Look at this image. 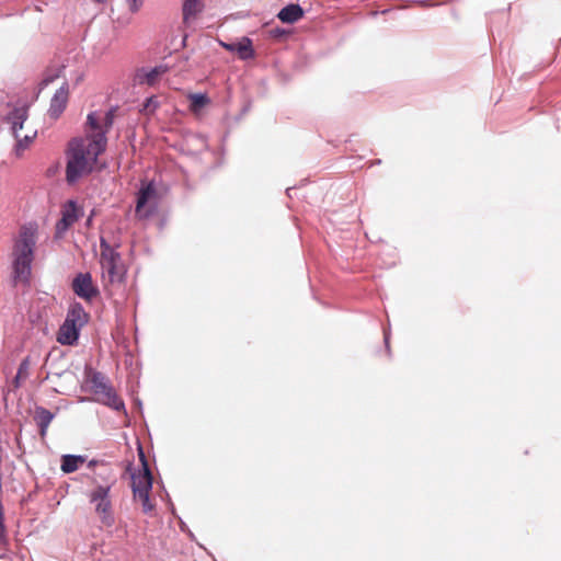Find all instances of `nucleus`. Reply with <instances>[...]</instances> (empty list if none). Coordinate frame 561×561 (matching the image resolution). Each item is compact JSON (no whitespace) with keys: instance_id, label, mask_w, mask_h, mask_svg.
Here are the masks:
<instances>
[{"instance_id":"f257e3e1","label":"nucleus","mask_w":561,"mask_h":561,"mask_svg":"<svg viewBox=\"0 0 561 561\" xmlns=\"http://www.w3.org/2000/svg\"><path fill=\"white\" fill-rule=\"evenodd\" d=\"M88 134L71 141L68 151L67 180L77 181L98 165V157L106 146L105 133L112 125L111 113H92L88 116Z\"/></svg>"},{"instance_id":"f03ea898","label":"nucleus","mask_w":561,"mask_h":561,"mask_svg":"<svg viewBox=\"0 0 561 561\" xmlns=\"http://www.w3.org/2000/svg\"><path fill=\"white\" fill-rule=\"evenodd\" d=\"M12 134L15 138L14 153L21 157L30 147L31 142L36 138V128L27 121V110L18 107L12 111L9 116Z\"/></svg>"},{"instance_id":"7ed1b4c3","label":"nucleus","mask_w":561,"mask_h":561,"mask_svg":"<svg viewBox=\"0 0 561 561\" xmlns=\"http://www.w3.org/2000/svg\"><path fill=\"white\" fill-rule=\"evenodd\" d=\"M139 457L141 465L131 473V488L135 500L141 503L145 513H149L153 510V503L150 500L152 476L141 450Z\"/></svg>"},{"instance_id":"20e7f679","label":"nucleus","mask_w":561,"mask_h":561,"mask_svg":"<svg viewBox=\"0 0 561 561\" xmlns=\"http://www.w3.org/2000/svg\"><path fill=\"white\" fill-rule=\"evenodd\" d=\"M35 238L33 232L21 233L13 249V268L19 279L25 280L31 271Z\"/></svg>"},{"instance_id":"39448f33","label":"nucleus","mask_w":561,"mask_h":561,"mask_svg":"<svg viewBox=\"0 0 561 561\" xmlns=\"http://www.w3.org/2000/svg\"><path fill=\"white\" fill-rule=\"evenodd\" d=\"M100 263L103 276L107 277L111 283H118L123 279L125 275L124 264L117 253L103 241L101 243Z\"/></svg>"},{"instance_id":"423d86ee","label":"nucleus","mask_w":561,"mask_h":561,"mask_svg":"<svg viewBox=\"0 0 561 561\" xmlns=\"http://www.w3.org/2000/svg\"><path fill=\"white\" fill-rule=\"evenodd\" d=\"M110 486L99 485L90 494V501L94 505L101 523L107 527L114 524L112 504L108 496Z\"/></svg>"},{"instance_id":"0eeeda50","label":"nucleus","mask_w":561,"mask_h":561,"mask_svg":"<svg viewBox=\"0 0 561 561\" xmlns=\"http://www.w3.org/2000/svg\"><path fill=\"white\" fill-rule=\"evenodd\" d=\"M90 388L98 396V400L110 405L115 410L124 407L123 402L116 397L111 387L107 386L105 377L101 374H92L90 377Z\"/></svg>"},{"instance_id":"6e6552de","label":"nucleus","mask_w":561,"mask_h":561,"mask_svg":"<svg viewBox=\"0 0 561 561\" xmlns=\"http://www.w3.org/2000/svg\"><path fill=\"white\" fill-rule=\"evenodd\" d=\"M157 204V193L152 183L144 185L138 194L136 214L140 218L149 216Z\"/></svg>"},{"instance_id":"1a4fd4ad","label":"nucleus","mask_w":561,"mask_h":561,"mask_svg":"<svg viewBox=\"0 0 561 561\" xmlns=\"http://www.w3.org/2000/svg\"><path fill=\"white\" fill-rule=\"evenodd\" d=\"M205 8L204 0H183L182 2V22L185 27L192 26L203 13Z\"/></svg>"},{"instance_id":"9d476101","label":"nucleus","mask_w":561,"mask_h":561,"mask_svg":"<svg viewBox=\"0 0 561 561\" xmlns=\"http://www.w3.org/2000/svg\"><path fill=\"white\" fill-rule=\"evenodd\" d=\"M72 287L79 297L88 300L94 297L98 293L96 287L93 285L91 275L88 273L79 274L73 279Z\"/></svg>"},{"instance_id":"9b49d317","label":"nucleus","mask_w":561,"mask_h":561,"mask_svg":"<svg viewBox=\"0 0 561 561\" xmlns=\"http://www.w3.org/2000/svg\"><path fill=\"white\" fill-rule=\"evenodd\" d=\"M219 44L227 50L236 53L240 59L247 60L254 57V49L252 41L248 37H242L234 43L219 42Z\"/></svg>"},{"instance_id":"f8f14e48","label":"nucleus","mask_w":561,"mask_h":561,"mask_svg":"<svg viewBox=\"0 0 561 561\" xmlns=\"http://www.w3.org/2000/svg\"><path fill=\"white\" fill-rule=\"evenodd\" d=\"M81 209L73 202L65 205L62 210V218L57 224V234L60 236L66 229L71 226L81 216Z\"/></svg>"},{"instance_id":"ddd939ff","label":"nucleus","mask_w":561,"mask_h":561,"mask_svg":"<svg viewBox=\"0 0 561 561\" xmlns=\"http://www.w3.org/2000/svg\"><path fill=\"white\" fill-rule=\"evenodd\" d=\"M68 88L65 83L55 92L48 110L50 117L58 118L65 111L68 102Z\"/></svg>"},{"instance_id":"4468645a","label":"nucleus","mask_w":561,"mask_h":561,"mask_svg":"<svg viewBox=\"0 0 561 561\" xmlns=\"http://www.w3.org/2000/svg\"><path fill=\"white\" fill-rule=\"evenodd\" d=\"M168 68L163 65L147 69L141 68L135 75V81L140 84L152 85L157 80L167 72Z\"/></svg>"},{"instance_id":"2eb2a0df","label":"nucleus","mask_w":561,"mask_h":561,"mask_svg":"<svg viewBox=\"0 0 561 561\" xmlns=\"http://www.w3.org/2000/svg\"><path fill=\"white\" fill-rule=\"evenodd\" d=\"M65 321L81 330L88 323L89 314L79 304H72Z\"/></svg>"},{"instance_id":"dca6fc26","label":"nucleus","mask_w":561,"mask_h":561,"mask_svg":"<svg viewBox=\"0 0 561 561\" xmlns=\"http://www.w3.org/2000/svg\"><path fill=\"white\" fill-rule=\"evenodd\" d=\"M79 333V329L64 321L58 331L57 341L62 345H73L78 341Z\"/></svg>"},{"instance_id":"f3484780","label":"nucleus","mask_w":561,"mask_h":561,"mask_svg":"<svg viewBox=\"0 0 561 561\" xmlns=\"http://www.w3.org/2000/svg\"><path fill=\"white\" fill-rule=\"evenodd\" d=\"M302 15L304 11L298 4H289L278 12L277 18L283 23H295L300 20Z\"/></svg>"},{"instance_id":"a211bd4d","label":"nucleus","mask_w":561,"mask_h":561,"mask_svg":"<svg viewBox=\"0 0 561 561\" xmlns=\"http://www.w3.org/2000/svg\"><path fill=\"white\" fill-rule=\"evenodd\" d=\"M85 461L83 456L65 455L61 458V470L65 473H71L78 470Z\"/></svg>"},{"instance_id":"6ab92c4d","label":"nucleus","mask_w":561,"mask_h":561,"mask_svg":"<svg viewBox=\"0 0 561 561\" xmlns=\"http://www.w3.org/2000/svg\"><path fill=\"white\" fill-rule=\"evenodd\" d=\"M35 420L41 427L42 436H44L49 423L53 420V414L45 409H38L35 412Z\"/></svg>"},{"instance_id":"aec40b11","label":"nucleus","mask_w":561,"mask_h":561,"mask_svg":"<svg viewBox=\"0 0 561 561\" xmlns=\"http://www.w3.org/2000/svg\"><path fill=\"white\" fill-rule=\"evenodd\" d=\"M190 100H191V110L195 114H198L208 104V99L205 94H199V93L191 94Z\"/></svg>"},{"instance_id":"412c9836","label":"nucleus","mask_w":561,"mask_h":561,"mask_svg":"<svg viewBox=\"0 0 561 561\" xmlns=\"http://www.w3.org/2000/svg\"><path fill=\"white\" fill-rule=\"evenodd\" d=\"M141 4V0H133L131 8L133 10H137Z\"/></svg>"},{"instance_id":"4be33fe9","label":"nucleus","mask_w":561,"mask_h":561,"mask_svg":"<svg viewBox=\"0 0 561 561\" xmlns=\"http://www.w3.org/2000/svg\"><path fill=\"white\" fill-rule=\"evenodd\" d=\"M186 38H187V35H186V34H184V35H183V38H182V42H181V46H182V47H184V46H185V44H186Z\"/></svg>"}]
</instances>
